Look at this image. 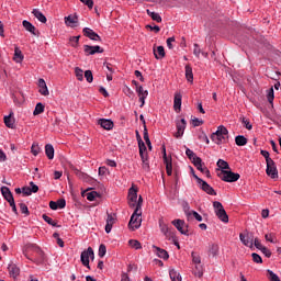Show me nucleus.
Here are the masks:
<instances>
[{
  "label": "nucleus",
  "mask_w": 281,
  "mask_h": 281,
  "mask_svg": "<svg viewBox=\"0 0 281 281\" xmlns=\"http://www.w3.org/2000/svg\"><path fill=\"white\" fill-rule=\"evenodd\" d=\"M229 137V131L224 125H220L216 130V132L211 134V139L216 144L217 146H221L225 142V139H228Z\"/></svg>",
  "instance_id": "nucleus-1"
},
{
  "label": "nucleus",
  "mask_w": 281,
  "mask_h": 281,
  "mask_svg": "<svg viewBox=\"0 0 281 281\" xmlns=\"http://www.w3.org/2000/svg\"><path fill=\"white\" fill-rule=\"evenodd\" d=\"M142 203H144V199L139 195L137 200V189L135 187L130 188L128 190V205L130 207H134L135 210H142Z\"/></svg>",
  "instance_id": "nucleus-2"
},
{
  "label": "nucleus",
  "mask_w": 281,
  "mask_h": 281,
  "mask_svg": "<svg viewBox=\"0 0 281 281\" xmlns=\"http://www.w3.org/2000/svg\"><path fill=\"white\" fill-rule=\"evenodd\" d=\"M218 179L222 181H225L226 183H234L240 179V175L233 172V171H227V170H221L217 172Z\"/></svg>",
  "instance_id": "nucleus-3"
},
{
  "label": "nucleus",
  "mask_w": 281,
  "mask_h": 281,
  "mask_svg": "<svg viewBox=\"0 0 281 281\" xmlns=\"http://www.w3.org/2000/svg\"><path fill=\"white\" fill-rule=\"evenodd\" d=\"M128 227L132 229V232H135V229H139V227H142V210H134L128 223Z\"/></svg>",
  "instance_id": "nucleus-4"
},
{
  "label": "nucleus",
  "mask_w": 281,
  "mask_h": 281,
  "mask_svg": "<svg viewBox=\"0 0 281 281\" xmlns=\"http://www.w3.org/2000/svg\"><path fill=\"white\" fill-rule=\"evenodd\" d=\"M213 207L215 210L217 218H220L222 223H229V216L227 215L225 207H223V203L215 201L213 202Z\"/></svg>",
  "instance_id": "nucleus-5"
},
{
  "label": "nucleus",
  "mask_w": 281,
  "mask_h": 281,
  "mask_svg": "<svg viewBox=\"0 0 281 281\" xmlns=\"http://www.w3.org/2000/svg\"><path fill=\"white\" fill-rule=\"evenodd\" d=\"M193 178L195 179L199 188L203 190L206 194H210V196H216V191L212 186H210L207 182H205L203 179L199 178L195 173H193Z\"/></svg>",
  "instance_id": "nucleus-6"
},
{
  "label": "nucleus",
  "mask_w": 281,
  "mask_h": 281,
  "mask_svg": "<svg viewBox=\"0 0 281 281\" xmlns=\"http://www.w3.org/2000/svg\"><path fill=\"white\" fill-rule=\"evenodd\" d=\"M91 258V260H93V258H95V254L93 252V248L88 247V249L83 250L81 252V265H83V267H87V269H91V267L89 266V259Z\"/></svg>",
  "instance_id": "nucleus-7"
},
{
  "label": "nucleus",
  "mask_w": 281,
  "mask_h": 281,
  "mask_svg": "<svg viewBox=\"0 0 281 281\" xmlns=\"http://www.w3.org/2000/svg\"><path fill=\"white\" fill-rule=\"evenodd\" d=\"M186 126H188V122H186V119L176 121L177 132L175 133V137L177 139H181V137H183V134L186 133Z\"/></svg>",
  "instance_id": "nucleus-8"
},
{
  "label": "nucleus",
  "mask_w": 281,
  "mask_h": 281,
  "mask_svg": "<svg viewBox=\"0 0 281 281\" xmlns=\"http://www.w3.org/2000/svg\"><path fill=\"white\" fill-rule=\"evenodd\" d=\"M162 159L168 177H172V158L166 154V145H162Z\"/></svg>",
  "instance_id": "nucleus-9"
},
{
  "label": "nucleus",
  "mask_w": 281,
  "mask_h": 281,
  "mask_svg": "<svg viewBox=\"0 0 281 281\" xmlns=\"http://www.w3.org/2000/svg\"><path fill=\"white\" fill-rule=\"evenodd\" d=\"M193 166L196 168V170L202 172V175H205V177H210V169L203 166V160L201 159V157L193 158Z\"/></svg>",
  "instance_id": "nucleus-10"
},
{
  "label": "nucleus",
  "mask_w": 281,
  "mask_h": 281,
  "mask_svg": "<svg viewBox=\"0 0 281 281\" xmlns=\"http://www.w3.org/2000/svg\"><path fill=\"white\" fill-rule=\"evenodd\" d=\"M266 173H267L268 177H270L271 179H278V167L276 166V161L269 160V161L267 162Z\"/></svg>",
  "instance_id": "nucleus-11"
},
{
  "label": "nucleus",
  "mask_w": 281,
  "mask_h": 281,
  "mask_svg": "<svg viewBox=\"0 0 281 281\" xmlns=\"http://www.w3.org/2000/svg\"><path fill=\"white\" fill-rule=\"evenodd\" d=\"M171 225H173V227H176V229H178V232H180V234H182L183 236H188V228L186 227V221L173 220L171 222Z\"/></svg>",
  "instance_id": "nucleus-12"
},
{
  "label": "nucleus",
  "mask_w": 281,
  "mask_h": 281,
  "mask_svg": "<svg viewBox=\"0 0 281 281\" xmlns=\"http://www.w3.org/2000/svg\"><path fill=\"white\" fill-rule=\"evenodd\" d=\"M239 240L245 245V247H254V236H251L249 233L239 234Z\"/></svg>",
  "instance_id": "nucleus-13"
},
{
  "label": "nucleus",
  "mask_w": 281,
  "mask_h": 281,
  "mask_svg": "<svg viewBox=\"0 0 281 281\" xmlns=\"http://www.w3.org/2000/svg\"><path fill=\"white\" fill-rule=\"evenodd\" d=\"M83 49H85L86 56H93L94 54H102L104 52V49H102V47H100L99 45L97 46L85 45Z\"/></svg>",
  "instance_id": "nucleus-14"
},
{
  "label": "nucleus",
  "mask_w": 281,
  "mask_h": 281,
  "mask_svg": "<svg viewBox=\"0 0 281 281\" xmlns=\"http://www.w3.org/2000/svg\"><path fill=\"white\" fill-rule=\"evenodd\" d=\"M83 35L87 36V38H90V41H95V42H100L102 41V37H100V35H98V33H95L93 30H91L90 27H85L82 30Z\"/></svg>",
  "instance_id": "nucleus-15"
},
{
  "label": "nucleus",
  "mask_w": 281,
  "mask_h": 281,
  "mask_svg": "<svg viewBox=\"0 0 281 281\" xmlns=\"http://www.w3.org/2000/svg\"><path fill=\"white\" fill-rule=\"evenodd\" d=\"M184 212H186L187 216H193V218H195V221H198L199 223H201V221H203V216H201V214H199V212L190 211V204H188V203L184 204Z\"/></svg>",
  "instance_id": "nucleus-16"
},
{
  "label": "nucleus",
  "mask_w": 281,
  "mask_h": 281,
  "mask_svg": "<svg viewBox=\"0 0 281 281\" xmlns=\"http://www.w3.org/2000/svg\"><path fill=\"white\" fill-rule=\"evenodd\" d=\"M115 214H108L106 217V225H105V233L111 234V229H113V225H115Z\"/></svg>",
  "instance_id": "nucleus-17"
},
{
  "label": "nucleus",
  "mask_w": 281,
  "mask_h": 281,
  "mask_svg": "<svg viewBox=\"0 0 281 281\" xmlns=\"http://www.w3.org/2000/svg\"><path fill=\"white\" fill-rule=\"evenodd\" d=\"M98 124H100L101 128H104V131H113V121L109 119H100Z\"/></svg>",
  "instance_id": "nucleus-18"
},
{
  "label": "nucleus",
  "mask_w": 281,
  "mask_h": 281,
  "mask_svg": "<svg viewBox=\"0 0 281 281\" xmlns=\"http://www.w3.org/2000/svg\"><path fill=\"white\" fill-rule=\"evenodd\" d=\"M153 52L156 60H162V58H166V49L164 46L154 47Z\"/></svg>",
  "instance_id": "nucleus-19"
},
{
  "label": "nucleus",
  "mask_w": 281,
  "mask_h": 281,
  "mask_svg": "<svg viewBox=\"0 0 281 281\" xmlns=\"http://www.w3.org/2000/svg\"><path fill=\"white\" fill-rule=\"evenodd\" d=\"M65 23L68 27H77L78 26V16L77 15H68L64 18Z\"/></svg>",
  "instance_id": "nucleus-20"
},
{
  "label": "nucleus",
  "mask_w": 281,
  "mask_h": 281,
  "mask_svg": "<svg viewBox=\"0 0 281 281\" xmlns=\"http://www.w3.org/2000/svg\"><path fill=\"white\" fill-rule=\"evenodd\" d=\"M153 249H155V254L156 256H158V258H161L162 260H168V258H170V255H168V251H166V249L157 246H153Z\"/></svg>",
  "instance_id": "nucleus-21"
},
{
  "label": "nucleus",
  "mask_w": 281,
  "mask_h": 281,
  "mask_svg": "<svg viewBox=\"0 0 281 281\" xmlns=\"http://www.w3.org/2000/svg\"><path fill=\"white\" fill-rule=\"evenodd\" d=\"M1 194L3 199L10 203L11 201H14V195H12V191H10V188L8 187H1Z\"/></svg>",
  "instance_id": "nucleus-22"
},
{
  "label": "nucleus",
  "mask_w": 281,
  "mask_h": 281,
  "mask_svg": "<svg viewBox=\"0 0 281 281\" xmlns=\"http://www.w3.org/2000/svg\"><path fill=\"white\" fill-rule=\"evenodd\" d=\"M182 95L181 93H176L175 94V99H173V110L176 111V113H180L181 112V100H182Z\"/></svg>",
  "instance_id": "nucleus-23"
},
{
  "label": "nucleus",
  "mask_w": 281,
  "mask_h": 281,
  "mask_svg": "<svg viewBox=\"0 0 281 281\" xmlns=\"http://www.w3.org/2000/svg\"><path fill=\"white\" fill-rule=\"evenodd\" d=\"M23 58H25V56H23V52H21L19 46H15L13 60L18 63V65H21V63H23Z\"/></svg>",
  "instance_id": "nucleus-24"
},
{
  "label": "nucleus",
  "mask_w": 281,
  "mask_h": 281,
  "mask_svg": "<svg viewBox=\"0 0 281 281\" xmlns=\"http://www.w3.org/2000/svg\"><path fill=\"white\" fill-rule=\"evenodd\" d=\"M32 14L35 16V19H37V21H40V23H47V18L45 14H43V12H41V10L33 9Z\"/></svg>",
  "instance_id": "nucleus-25"
},
{
  "label": "nucleus",
  "mask_w": 281,
  "mask_h": 281,
  "mask_svg": "<svg viewBox=\"0 0 281 281\" xmlns=\"http://www.w3.org/2000/svg\"><path fill=\"white\" fill-rule=\"evenodd\" d=\"M23 27L26 30V32H30L31 34H33L34 36H36V26H34V24H32L30 21L24 20L22 22Z\"/></svg>",
  "instance_id": "nucleus-26"
},
{
  "label": "nucleus",
  "mask_w": 281,
  "mask_h": 281,
  "mask_svg": "<svg viewBox=\"0 0 281 281\" xmlns=\"http://www.w3.org/2000/svg\"><path fill=\"white\" fill-rule=\"evenodd\" d=\"M8 270L12 278H19L21 273V269H19L18 266L14 263L9 265Z\"/></svg>",
  "instance_id": "nucleus-27"
},
{
  "label": "nucleus",
  "mask_w": 281,
  "mask_h": 281,
  "mask_svg": "<svg viewBox=\"0 0 281 281\" xmlns=\"http://www.w3.org/2000/svg\"><path fill=\"white\" fill-rule=\"evenodd\" d=\"M169 278L171 281H183L181 273H179L176 269L169 270Z\"/></svg>",
  "instance_id": "nucleus-28"
},
{
  "label": "nucleus",
  "mask_w": 281,
  "mask_h": 281,
  "mask_svg": "<svg viewBox=\"0 0 281 281\" xmlns=\"http://www.w3.org/2000/svg\"><path fill=\"white\" fill-rule=\"evenodd\" d=\"M138 148H139V155L140 157H147L148 154H146V144L144 143V140H142V137L138 136Z\"/></svg>",
  "instance_id": "nucleus-29"
},
{
  "label": "nucleus",
  "mask_w": 281,
  "mask_h": 281,
  "mask_svg": "<svg viewBox=\"0 0 281 281\" xmlns=\"http://www.w3.org/2000/svg\"><path fill=\"white\" fill-rule=\"evenodd\" d=\"M186 79L188 80V82H194V74L192 72V66L191 65H187L186 66Z\"/></svg>",
  "instance_id": "nucleus-30"
},
{
  "label": "nucleus",
  "mask_w": 281,
  "mask_h": 281,
  "mask_svg": "<svg viewBox=\"0 0 281 281\" xmlns=\"http://www.w3.org/2000/svg\"><path fill=\"white\" fill-rule=\"evenodd\" d=\"M218 245L217 244H211L209 246V256H212L213 258H216L218 256Z\"/></svg>",
  "instance_id": "nucleus-31"
},
{
  "label": "nucleus",
  "mask_w": 281,
  "mask_h": 281,
  "mask_svg": "<svg viewBox=\"0 0 281 281\" xmlns=\"http://www.w3.org/2000/svg\"><path fill=\"white\" fill-rule=\"evenodd\" d=\"M13 113L11 112L9 115L4 116V124L7 128H14V119H12Z\"/></svg>",
  "instance_id": "nucleus-32"
},
{
  "label": "nucleus",
  "mask_w": 281,
  "mask_h": 281,
  "mask_svg": "<svg viewBox=\"0 0 281 281\" xmlns=\"http://www.w3.org/2000/svg\"><path fill=\"white\" fill-rule=\"evenodd\" d=\"M193 54L195 56V58H200L201 54L202 56H204L205 58H207V53H203L201 50V47L199 46V44H193Z\"/></svg>",
  "instance_id": "nucleus-33"
},
{
  "label": "nucleus",
  "mask_w": 281,
  "mask_h": 281,
  "mask_svg": "<svg viewBox=\"0 0 281 281\" xmlns=\"http://www.w3.org/2000/svg\"><path fill=\"white\" fill-rule=\"evenodd\" d=\"M133 82L136 86V92L138 97H148V90H145L142 86H137V81Z\"/></svg>",
  "instance_id": "nucleus-34"
},
{
  "label": "nucleus",
  "mask_w": 281,
  "mask_h": 281,
  "mask_svg": "<svg viewBox=\"0 0 281 281\" xmlns=\"http://www.w3.org/2000/svg\"><path fill=\"white\" fill-rule=\"evenodd\" d=\"M45 154L48 159H54V145L47 144L45 146Z\"/></svg>",
  "instance_id": "nucleus-35"
},
{
  "label": "nucleus",
  "mask_w": 281,
  "mask_h": 281,
  "mask_svg": "<svg viewBox=\"0 0 281 281\" xmlns=\"http://www.w3.org/2000/svg\"><path fill=\"white\" fill-rule=\"evenodd\" d=\"M216 165L218 168L217 170H220V172L221 170H229V164L223 159H218Z\"/></svg>",
  "instance_id": "nucleus-36"
},
{
  "label": "nucleus",
  "mask_w": 281,
  "mask_h": 281,
  "mask_svg": "<svg viewBox=\"0 0 281 281\" xmlns=\"http://www.w3.org/2000/svg\"><path fill=\"white\" fill-rule=\"evenodd\" d=\"M159 227L161 234H164V236H168L170 228L168 227V224L164 223V220L159 221Z\"/></svg>",
  "instance_id": "nucleus-37"
},
{
  "label": "nucleus",
  "mask_w": 281,
  "mask_h": 281,
  "mask_svg": "<svg viewBox=\"0 0 281 281\" xmlns=\"http://www.w3.org/2000/svg\"><path fill=\"white\" fill-rule=\"evenodd\" d=\"M148 16L153 19V21H156V23H161V15L155 11L147 10Z\"/></svg>",
  "instance_id": "nucleus-38"
},
{
  "label": "nucleus",
  "mask_w": 281,
  "mask_h": 281,
  "mask_svg": "<svg viewBox=\"0 0 281 281\" xmlns=\"http://www.w3.org/2000/svg\"><path fill=\"white\" fill-rule=\"evenodd\" d=\"M235 143L237 146H247V137L244 135H238L235 137Z\"/></svg>",
  "instance_id": "nucleus-39"
},
{
  "label": "nucleus",
  "mask_w": 281,
  "mask_h": 281,
  "mask_svg": "<svg viewBox=\"0 0 281 281\" xmlns=\"http://www.w3.org/2000/svg\"><path fill=\"white\" fill-rule=\"evenodd\" d=\"M41 113H45V105L41 102H38L35 105V109L33 111V115H41Z\"/></svg>",
  "instance_id": "nucleus-40"
},
{
  "label": "nucleus",
  "mask_w": 281,
  "mask_h": 281,
  "mask_svg": "<svg viewBox=\"0 0 281 281\" xmlns=\"http://www.w3.org/2000/svg\"><path fill=\"white\" fill-rule=\"evenodd\" d=\"M75 76L77 80H79V82H82L85 80V71H82V69L79 67L75 68Z\"/></svg>",
  "instance_id": "nucleus-41"
},
{
  "label": "nucleus",
  "mask_w": 281,
  "mask_h": 281,
  "mask_svg": "<svg viewBox=\"0 0 281 281\" xmlns=\"http://www.w3.org/2000/svg\"><path fill=\"white\" fill-rule=\"evenodd\" d=\"M98 198H100V193H98V191H91L86 194V199L88 201H95Z\"/></svg>",
  "instance_id": "nucleus-42"
},
{
  "label": "nucleus",
  "mask_w": 281,
  "mask_h": 281,
  "mask_svg": "<svg viewBox=\"0 0 281 281\" xmlns=\"http://www.w3.org/2000/svg\"><path fill=\"white\" fill-rule=\"evenodd\" d=\"M274 98H276V94L273 92V88L268 89V91H267V100H268L269 104L273 105Z\"/></svg>",
  "instance_id": "nucleus-43"
},
{
  "label": "nucleus",
  "mask_w": 281,
  "mask_h": 281,
  "mask_svg": "<svg viewBox=\"0 0 281 281\" xmlns=\"http://www.w3.org/2000/svg\"><path fill=\"white\" fill-rule=\"evenodd\" d=\"M79 43H80V35L69 37V44L71 47H78Z\"/></svg>",
  "instance_id": "nucleus-44"
},
{
  "label": "nucleus",
  "mask_w": 281,
  "mask_h": 281,
  "mask_svg": "<svg viewBox=\"0 0 281 281\" xmlns=\"http://www.w3.org/2000/svg\"><path fill=\"white\" fill-rule=\"evenodd\" d=\"M128 245L132 247V249H142V243H139V240L130 239Z\"/></svg>",
  "instance_id": "nucleus-45"
},
{
  "label": "nucleus",
  "mask_w": 281,
  "mask_h": 281,
  "mask_svg": "<svg viewBox=\"0 0 281 281\" xmlns=\"http://www.w3.org/2000/svg\"><path fill=\"white\" fill-rule=\"evenodd\" d=\"M43 221H45V223H47L48 225H52V227H58V224L49 216L47 215H42Z\"/></svg>",
  "instance_id": "nucleus-46"
},
{
  "label": "nucleus",
  "mask_w": 281,
  "mask_h": 281,
  "mask_svg": "<svg viewBox=\"0 0 281 281\" xmlns=\"http://www.w3.org/2000/svg\"><path fill=\"white\" fill-rule=\"evenodd\" d=\"M31 153L32 155H34V157L38 156V153H41V147L38 146V144L33 143L31 147Z\"/></svg>",
  "instance_id": "nucleus-47"
},
{
  "label": "nucleus",
  "mask_w": 281,
  "mask_h": 281,
  "mask_svg": "<svg viewBox=\"0 0 281 281\" xmlns=\"http://www.w3.org/2000/svg\"><path fill=\"white\" fill-rule=\"evenodd\" d=\"M144 140L147 144L149 150H153V144L150 143V137L148 136L147 130H145V132H144Z\"/></svg>",
  "instance_id": "nucleus-48"
},
{
  "label": "nucleus",
  "mask_w": 281,
  "mask_h": 281,
  "mask_svg": "<svg viewBox=\"0 0 281 281\" xmlns=\"http://www.w3.org/2000/svg\"><path fill=\"white\" fill-rule=\"evenodd\" d=\"M198 138L200 139V142H204V144H210V138L207 137V134H205V132L200 133Z\"/></svg>",
  "instance_id": "nucleus-49"
},
{
  "label": "nucleus",
  "mask_w": 281,
  "mask_h": 281,
  "mask_svg": "<svg viewBox=\"0 0 281 281\" xmlns=\"http://www.w3.org/2000/svg\"><path fill=\"white\" fill-rule=\"evenodd\" d=\"M104 256H106V246L101 244L99 246V258H104Z\"/></svg>",
  "instance_id": "nucleus-50"
},
{
  "label": "nucleus",
  "mask_w": 281,
  "mask_h": 281,
  "mask_svg": "<svg viewBox=\"0 0 281 281\" xmlns=\"http://www.w3.org/2000/svg\"><path fill=\"white\" fill-rule=\"evenodd\" d=\"M268 276L270 281H281L280 277H278V274H276V272L272 270H268Z\"/></svg>",
  "instance_id": "nucleus-51"
},
{
  "label": "nucleus",
  "mask_w": 281,
  "mask_h": 281,
  "mask_svg": "<svg viewBox=\"0 0 281 281\" xmlns=\"http://www.w3.org/2000/svg\"><path fill=\"white\" fill-rule=\"evenodd\" d=\"M251 258L257 265H262V257H260V255L252 252Z\"/></svg>",
  "instance_id": "nucleus-52"
},
{
  "label": "nucleus",
  "mask_w": 281,
  "mask_h": 281,
  "mask_svg": "<svg viewBox=\"0 0 281 281\" xmlns=\"http://www.w3.org/2000/svg\"><path fill=\"white\" fill-rule=\"evenodd\" d=\"M144 170H148L150 165L148 164V156H140Z\"/></svg>",
  "instance_id": "nucleus-53"
},
{
  "label": "nucleus",
  "mask_w": 281,
  "mask_h": 281,
  "mask_svg": "<svg viewBox=\"0 0 281 281\" xmlns=\"http://www.w3.org/2000/svg\"><path fill=\"white\" fill-rule=\"evenodd\" d=\"M85 78L87 82H93V72L91 70H86Z\"/></svg>",
  "instance_id": "nucleus-54"
},
{
  "label": "nucleus",
  "mask_w": 281,
  "mask_h": 281,
  "mask_svg": "<svg viewBox=\"0 0 281 281\" xmlns=\"http://www.w3.org/2000/svg\"><path fill=\"white\" fill-rule=\"evenodd\" d=\"M186 155H187V157H189V159L192 160V162L194 161V157H199V156H196V154H194V151H193L192 149H190V148H187V149H186Z\"/></svg>",
  "instance_id": "nucleus-55"
},
{
  "label": "nucleus",
  "mask_w": 281,
  "mask_h": 281,
  "mask_svg": "<svg viewBox=\"0 0 281 281\" xmlns=\"http://www.w3.org/2000/svg\"><path fill=\"white\" fill-rule=\"evenodd\" d=\"M191 257L194 265H201V256H199L196 252H192Z\"/></svg>",
  "instance_id": "nucleus-56"
},
{
  "label": "nucleus",
  "mask_w": 281,
  "mask_h": 281,
  "mask_svg": "<svg viewBox=\"0 0 281 281\" xmlns=\"http://www.w3.org/2000/svg\"><path fill=\"white\" fill-rule=\"evenodd\" d=\"M20 211L22 212V214L30 216V210L27 209V205L25 203L20 204Z\"/></svg>",
  "instance_id": "nucleus-57"
},
{
  "label": "nucleus",
  "mask_w": 281,
  "mask_h": 281,
  "mask_svg": "<svg viewBox=\"0 0 281 281\" xmlns=\"http://www.w3.org/2000/svg\"><path fill=\"white\" fill-rule=\"evenodd\" d=\"M106 175H109V168L100 167L99 168V177H106Z\"/></svg>",
  "instance_id": "nucleus-58"
},
{
  "label": "nucleus",
  "mask_w": 281,
  "mask_h": 281,
  "mask_svg": "<svg viewBox=\"0 0 281 281\" xmlns=\"http://www.w3.org/2000/svg\"><path fill=\"white\" fill-rule=\"evenodd\" d=\"M252 245H255L256 249H259V251H260L261 249H263V247H265V246L262 245V243H260V240L258 239V237H256V238L254 239Z\"/></svg>",
  "instance_id": "nucleus-59"
},
{
  "label": "nucleus",
  "mask_w": 281,
  "mask_h": 281,
  "mask_svg": "<svg viewBox=\"0 0 281 281\" xmlns=\"http://www.w3.org/2000/svg\"><path fill=\"white\" fill-rule=\"evenodd\" d=\"M57 210H64V207L67 205V201L65 199H59L57 202Z\"/></svg>",
  "instance_id": "nucleus-60"
},
{
  "label": "nucleus",
  "mask_w": 281,
  "mask_h": 281,
  "mask_svg": "<svg viewBox=\"0 0 281 281\" xmlns=\"http://www.w3.org/2000/svg\"><path fill=\"white\" fill-rule=\"evenodd\" d=\"M172 43H175V36L168 37L167 38V47H168V49H175V45H172Z\"/></svg>",
  "instance_id": "nucleus-61"
},
{
  "label": "nucleus",
  "mask_w": 281,
  "mask_h": 281,
  "mask_svg": "<svg viewBox=\"0 0 281 281\" xmlns=\"http://www.w3.org/2000/svg\"><path fill=\"white\" fill-rule=\"evenodd\" d=\"M22 193L24 194V196H31V194H33L31 187H23Z\"/></svg>",
  "instance_id": "nucleus-62"
},
{
  "label": "nucleus",
  "mask_w": 281,
  "mask_h": 281,
  "mask_svg": "<svg viewBox=\"0 0 281 281\" xmlns=\"http://www.w3.org/2000/svg\"><path fill=\"white\" fill-rule=\"evenodd\" d=\"M38 92L41 93V95H49V89L47 88V86L40 88Z\"/></svg>",
  "instance_id": "nucleus-63"
},
{
  "label": "nucleus",
  "mask_w": 281,
  "mask_h": 281,
  "mask_svg": "<svg viewBox=\"0 0 281 281\" xmlns=\"http://www.w3.org/2000/svg\"><path fill=\"white\" fill-rule=\"evenodd\" d=\"M202 124H203V120H200V119H198V117L192 119V125H193L194 127H196V126H202Z\"/></svg>",
  "instance_id": "nucleus-64"
}]
</instances>
